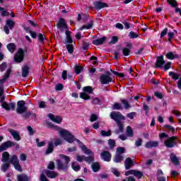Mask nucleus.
<instances>
[{
	"label": "nucleus",
	"instance_id": "nucleus-39",
	"mask_svg": "<svg viewBox=\"0 0 181 181\" xmlns=\"http://www.w3.org/2000/svg\"><path fill=\"white\" fill-rule=\"evenodd\" d=\"M88 47H90V43L88 42V40H86L82 42V49L85 52H87L88 50Z\"/></svg>",
	"mask_w": 181,
	"mask_h": 181
},
{
	"label": "nucleus",
	"instance_id": "nucleus-24",
	"mask_svg": "<svg viewBox=\"0 0 181 181\" xmlns=\"http://www.w3.org/2000/svg\"><path fill=\"white\" fill-rule=\"evenodd\" d=\"M165 57H167L168 60H175V59H179V54L169 52L165 54Z\"/></svg>",
	"mask_w": 181,
	"mask_h": 181
},
{
	"label": "nucleus",
	"instance_id": "nucleus-26",
	"mask_svg": "<svg viewBox=\"0 0 181 181\" xmlns=\"http://www.w3.org/2000/svg\"><path fill=\"white\" fill-rule=\"evenodd\" d=\"M22 117L24 118V119H29L30 117H33V118H36V115L33 112H25L24 113H22Z\"/></svg>",
	"mask_w": 181,
	"mask_h": 181
},
{
	"label": "nucleus",
	"instance_id": "nucleus-29",
	"mask_svg": "<svg viewBox=\"0 0 181 181\" xmlns=\"http://www.w3.org/2000/svg\"><path fill=\"white\" fill-rule=\"evenodd\" d=\"M11 72L12 71L11 70V69H8L6 71V73L3 76V78L0 79V83H1V84H4V83H5L6 80H8V78L11 76Z\"/></svg>",
	"mask_w": 181,
	"mask_h": 181
},
{
	"label": "nucleus",
	"instance_id": "nucleus-3",
	"mask_svg": "<svg viewBox=\"0 0 181 181\" xmlns=\"http://www.w3.org/2000/svg\"><path fill=\"white\" fill-rule=\"evenodd\" d=\"M16 25V23L14 21H13L12 19H7L6 21V24L4 27V30L6 35H9V33H11L10 30H13Z\"/></svg>",
	"mask_w": 181,
	"mask_h": 181
},
{
	"label": "nucleus",
	"instance_id": "nucleus-54",
	"mask_svg": "<svg viewBox=\"0 0 181 181\" xmlns=\"http://www.w3.org/2000/svg\"><path fill=\"white\" fill-rule=\"evenodd\" d=\"M112 110H122V106H121V104L118 103H114V105L112 106Z\"/></svg>",
	"mask_w": 181,
	"mask_h": 181
},
{
	"label": "nucleus",
	"instance_id": "nucleus-47",
	"mask_svg": "<svg viewBox=\"0 0 181 181\" xmlns=\"http://www.w3.org/2000/svg\"><path fill=\"white\" fill-rule=\"evenodd\" d=\"M126 134L127 136H134V131L132 130V127H131L130 126H127Z\"/></svg>",
	"mask_w": 181,
	"mask_h": 181
},
{
	"label": "nucleus",
	"instance_id": "nucleus-22",
	"mask_svg": "<svg viewBox=\"0 0 181 181\" xmlns=\"http://www.w3.org/2000/svg\"><path fill=\"white\" fill-rule=\"evenodd\" d=\"M105 40H107V37H103L101 38L93 40L92 43L95 46H100L101 45H104V43H105Z\"/></svg>",
	"mask_w": 181,
	"mask_h": 181
},
{
	"label": "nucleus",
	"instance_id": "nucleus-28",
	"mask_svg": "<svg viewBox=\"0 0 181 181\" xmlns=\"http://www.w3.org/2000/svg\"><path fill=\"white\" fill-rule=\"evenodd\" d=\"M52 129H54V131H57L59 132V134H60V136L64 138V139H65L66 136H64L62 134V132L64 131H69L67 129H62L60 127L57 126V125H54V127H52Z\"/></svg>",
	"mask_w": 181,
	"mask_h": 181
},
{
	"label": "nucleus",
	"instance_id": "nucleus-18",
	"mask_svg": "<svg viewBox=\"0 0 181 181\" xmlns=\"http://www.w3.org/2000/svg\"><path fill=\"white\" fill-rule=\"evenodd\" d=\"M170 158L172 163L175 165V166H179V165H180V160H179L176 154H175V153H171L170 154Z\"/></svg>",
	"mask_w": 181,
	"mask_h": 181
},
{
	"label": "nucleus",
	"instance_id": "nucleus-20",
	"mask_svg": "<svg viewBox=\"0 0 181 181\" xmlns=\"http://www.w3.org/2000/svg\"><path fill=\"white\" fill-rule=\"evenodd\" d=\"M54 151V144L53 141H49L48 142V146L47 148V150L45 152V155H50V153H52Z\"/></svg>",
	"mask_w": 181,
	"mask_h": 181
},
{
	"label": "nucleus",
	"instance_id": "nucleus-64",
	"mask_svg": "<svg viewBox=\"0 0 181 181\" xmlns=\"http://www.w3.org/2000/svg\"><path fill=\"white\" fill-rule=\"evenodd\" d=\"M40 181H49V180H47V177H46V175L43 173H41L40 175Z\"/></svg>",
	"mask_w": 181,
	"mask_h": 181
},
{
	"label": "nucleus",
	"instance_id": "nucleus-57",
	"mask_svg": "<svg viewBox=\"0 0 181 181\" xmlns=\"http://www.w3.org/2000/svg\"><path fill=\"white\" fill-rule=\"evenodd\" d=\"M71 168L75 172H79L80 169H81V166H80V165H74V163L71 164Z\"/></svg>",
	"mask_w": 181,
	"mask_h": 181
},
{
	"label": "nucleus",
	"instance_id": "nucleus-46",
	"mask_svg": "<svg viewBox=\"0 0 181 181\" xmlns=\"http://www.w3.org/2000/svg\"><path fill=\"white\" fill-rule=\"evenodd\" d=\"M0 13L1 16L3 17L9 16V12L5 10V8L0 6Z\"/></svg>",
	"mask_w": 181,
	"mask_h": 181
},
{
	"label": "nucleus",
	"instance_id": "nucleus-10",
	"mask_svg": "<svg viewBox=\"0 0 181 181\" xmlns=\"http://www.w3.org/2000/svg\"><path fill=\"white\" fill-rule=\"evenodd\" d=\"M15 145H16V142L15 141H5L0 146V152H4V151H6V149L12 148V146H15Z\"/></svg>",
	"mask_w": 181,
	"mask_h": 181
},
{
	"label": "nucleus",
	"instance_id": "nucleus-43",
	"mask_svg": "<svg viewBox=\"0 0 181 181\" xmlns=\"http://www.w3.org/2000/svg\"><path fill=\"white\" fill-rule=\"evenodd\" d=\"M85 162H86V163H88L90 165V163H94V160H95V159H94V156H90L88 157L85 156Z\"/></svg>",
	"mask_w": 181,
	"mask_h": 181
},
{
	"label": "nucleus",
	"instance_id": "nucleus-14",
	"mask_svg": "<svg viewBox=\"0 0 181 181\" xmlns=\"http://www.w3.org/2000/svg\"><path fill=\"white\" fill-rule=\"evenodd\" d=\"M16 103H8L6 102H4L3 104H1V107L2 108H4V110H6V111H11V110H12V111H15V107H16Z\"/></svg>",
	"mask_w": 181,
	"mask_h": 181
},
{
	"label": "nucleus",
	"instance_id": "nucleus-4",
	"mask_svg": "<svg viewBox=\"0 0 181 181\" xmlns=\"http://www.w3.org/2000/svg\"><path fill=\"white\" fill-rule=\"evenodd\" d=\"M177 136H173L171 137H168V139L164 141V145L166 148H175V146H177Z\"/></svg>",
	"mask_w": 181,
	"mask_h": 181
},
{
	"label": "nucleus",
	"instance_id": "nucleus-9",
	"mask_svg": "<svg viewBox=\"0 0 181 181\" xmlns=\"http://www.w3.org/2000/svg\"><path fill=\"white\" fill-rule=\"evenodd\" d=\"M93 7H90V9L94 8L96 11H100L103 8H108V4L100 1H93Z\"/></svg>",
	"mask_w": 181,
	"mask_h": 181
},
{
	"label": "nucleus",
	"instance_id": "nucleus-61",
	"mask_svg": "<svg viewBox=\"0 0 181 181\" xmlns=\"http://www.w3.org/2000/svg\"><path fill=\"white\" fill-rule=\"evenodd\" d=\"M164 128H167L168 129H169V131H171L172 134H175V132H176V130L175 129V127L169 124L164 125Z\"/></svg>",
	"mask_w": 181,
	"mask_h": 181
},
{
	"label": "nucleus",
	"instance_id": "nucleus-27",
	"mask_svg": "<svg viewBox=\"0 0 181 181\" xmlns=\"http://www.w3.org/2000/svg\"><path fill=\"white\" fill-rule=\"evenodd\" d=\"M10 156L11 155H9V153H8V151H4L1 156V162L3 163L9 162L11 160H9Z\"/></svg>",
	"mask_w": 181,
	"mask_h": 181
},
{
	"label": "nucleus",
	"instance_id": "nucleus-5",
	"mask_svg": "<svg viewBox=\"0 0 181 181\" xmlns=\"http://www.w3.org/2000/svg\"><path fill=\"white\" fill-rule=\"evenodd\" d=\"M25 100H19L17 102V108L16 110L18 114H23L28 111V107L25 106Z\"/></svg>",
	"mask_w": 181,
	"mask_h": 181
},
{
	"label": "nucleus",
	"instance_id": "nucleus-12",
	"mask_svg": "<svg viewBox=\"0 0 181 181\" xmlns=\"http://www.w3.org/2000/svg\"><path fill=\"white\" fill-rule=\"evenodd\" d=\"M100 158L104 162H111V158H112V155L110 151H103L100 153Z\"/></svg>",
	"mask_w": 181,
	"mask_h": 181
},
{
	"label": "nucleus",
	"instance_id": "nucleus-34",
	"mask_svg": "<svg viewBox=\"0 0 181 181\" xmlns=\"http://www.w3.org/2000/svg\"><path fill=\"white\" fill-rule=\"evenodd\" d=\"M29 66H23L22 67V77L25 78L29 74Z\"/></svg>",
	"mask_w": 181,
	"mask_h": 181
},
{
	"label": "nucleus",
	"instance_id": "nucleus-35",
	"mask_svg": "<svg viewBox=\"0 0 181 181\" xmlns=\"http://www.w3.org/2000/svg\"><path fill=\"white\" fill-rule=\"evenodd\" d=\"M93 26H94V22L93 21H91L88 24L83 25L79 29H80V30H84V29L89 30V29H91L93 28Z\"/></svg>",
	"mask_w": 181,
	"mask_h": 181
},
{
	"label": "nucleus",
	"instance_id": "nucleus-49",
	"mask_svg": "<svg viewBox=\"0 0 181 181\" xmlns=\"http://www.w3.org/2000/svg\"><path fill=\"white\" fill-rule=\"evenodd\" d=\"M35 142H36L37 146L38 148H42V146H46V141H43L40 142L39 139H36Z\"/></svg>",
	"mask_w": 181,
	"mask_h": 181
},
{
	"label": "nucleus",
	"instance_id": "nucleus-1",
	"mask_svg": "<svg viewBox=\"0 0 181 181\" xmlns=\"http://www.w3.org/2000/svg\"><path fill=\"white\" fill-rule=\"evenodd\" d=\"M59 156L60 158H62V159H64L65 162L64 163L60 159L56 160L57 170L59 171L62 170V172H64L66 173V172L69 170V163H70V157L64 154H60Z\"/></svg>",
	"mask_w": 181,
	"mask_h": 181
},
{
	"label": "nucleus",
	"instance_id": "nucleus-55",
	"mask_svg": "<svg viewBox=\"0 0 181 181\" xmlns=\"http://www.w3.org/2000/svg\"><path fill=\"white\" fill-rule=\"evenodd\" d=\"M129 175L136 176V170H130L125 172V176H129Z\"/></svg>",
	"mask_w": 181,
	"mask_h": 181
},
{
	"label": "nucleus",
	"instance_id": "nucleus-42",
	"mask_svg": "<svg viewBox=\"0 0 181 181\" xmlns=\"http://www.w3.org/2000/svg\"><path fill=\"white\" fill-rule=\"evenodd\" d=\"M168 5L171 6V8H177V1L176 0H167Z\"/></svg>",
	"mask_w": 181,
	"mask_h": 181
},
{
	"label": "nucleus",
	"instance_id": "nucleus-50",
	"mask_svg": "<svg viewBox=\"0 0 181 181\" xmlns=\"http://www.w3.org/2000/svg\"><path fill=\"white\" fill-rule=\"evenodd\" d=\"M108 145H109L110 149H114V148H115V145H116L115 141L112 139H109Z\"/></svg>",
	"mask_w": 181,
	"mask_h": 181
},
{
	"label": "nucleus",
	"instance_id": "nucleus-23",
	"mask_svg": "<svg viewBox=\"0 0 181 181\" xmlns=\"http://www.w3.org/2000/svg\"><path fill=\"white\" fill-rule=\"evenodd\" d=\"M122 160H124V156L122 154H118L116 153L113 158V162H115V163H121Z\"/></svg>",
	"mask_w": 181,
	"mask_h": 181
},
{
	"label": "nucleus",
	"instance_id": "nucleus-6",
	"mask_svg": "<svg viewBox=\"0 0 181 181\" xmlns=\"http://www.w3.org/2000/svg\"><path fill=\"white\" fill-rule=\"evenodd\" d=\"M11 162L16 170H18V172H23V170H22V166L21 165V163H19L18 156L13 155L11 158Z\"/></svg>",
	"mask_w": 181,
	"mask_h": 181
},
{
	"label": "nucleus",
	"instance_id": "nucleus-8",
	"mask_svg": "<svg viewBox=\"0 0 181 181\" xmlns=\"http://www.w3.org/2000/svg\"><path fill=\"white\" fill-rule=\"evenodd\" d=\"M110 118L115 121L116 123L120 122L121 121L125 119V117L121 115L119 112H112L110 113Z\"/></svg>",
	"mask_w": 181,
	"mask_h": 181
},
{
	"label": "nucleus",
	"instance_id": "nucleus-59",
	"mask_svg": "<svg viewBox=\"0 0 181 181\" xmlns=\"http://www.w3.org/2000/svg\"><path fill=\"white\" fill-rule=\"evenodd\" d=\"M131 53V49H129L128 48H125L124 47L122 49V54H123V56H128L129 54Z\"/></svg>",
	"mask_w": 181,
	"mask_h": 181
},
{
	"label": "nucleus",
	"instance_id": "nucleus-44",
	"mask_svg": "<svg viewBox=\"0 0 181 181\" xmlns=\"http://www.w3.org/2000/svg\"><path fill=\"white\" fill-rule=\"evenodd\" d=\"M80 98H82V100H90L91 98V96H90L86 92H82L80 93Z\"/></svg>",
	"mask_w": 181,
	"mask_h": 181
},
{
	"label": "nucleus",
	"instance_id": "nucleus-33",
	"mask_svg": "<svg viewBox=\"0 0 181 181\" xmlns=\"http://www.w3.org/2000/svg\"><path fill=\"white\" fill-rule=\"evenodd\" d=\"M7 49L10 53H14L15 50H16V45L13 42H10L7 45Z\"/></svg>",
	"mask_w": 181,
	"mask_h": 181
},
{
	"label": "nucleus",
	"instance_id": "nucleus-58",
	"mask_svg": "<svg viewBox=\"0 0 181 181\" xmlns=\"http://www.w3.org/2000/svg\"><path fill=\"white\" fill-rule=\"evenodd\" d=\"M85 158H86V156L84 155H82V156L76 155V160L80 163H81V162L85 160Z\"/></svg>",
	"mask_w": 181,
	"mask_h": 181
},
{
	"label": "nucleus",
	"instance_id": "nucleus-19",
	"mask_svg": "<svg viewBox=\"0 0 181 181\" xmlns=\"http://www.w3.org/2000/svg\"><path fill=\"white\" fill-rule=\"evenodd\" d=\"M134 165H135V163L133 161L132 158L129 157L126 158L124 161V166H125L126 170H129V168L134 166Z\"/></svg>",
	"mask_w": 181,
	"mask_h": 181
},
{
	"label": "nucleus",
	"instance_id": "nucleus-36",
	"mask_svg": "<svg viewBox=\"0 0 181 181\" xmlns=\"http://www.w3.org/2000/svg\"><path fill=\"white\" fill-rule=\"evenodd\" d=\"M116 124L118 127V129L115 131V134H119V132H124V124H122V122H118Z\"/></svg>",
	"mask_w": 181,
	"mask_h": 181
},
{
	"label": "nucleus",
	"instance_id": "nucleus-53",
	"mask_svg": "<svg viewBox=\"0 0 181 181\" xmlns=\"http://www.w3.org/2000/svg\"><path fill=\"white\" fill-rule=\"evenodd\" d=\"M116 153H118L119 155H122V153H125V148L124 147H117L116 150Z\"/></svg>",
	"mask_w": 181,
	"mask_h": 181
},
{
	"label": "nucleus",
	"instance_id": "nucleus-13",
	"mask_svg": "<svg viewBox=\"0 0 181 181\" xmlns=\"http://www.w3.org/2000/svg\"><path fill=\"white\" fill-rule=\"evenodd\" d=\"M57 29H69V25H67V22L63 18H60L58 21L57 25Z\"/></svg>",
	"mask_w": 181,
	"mask_h": 181
},
{
	"label": "nucleus",
	"instance_id": "nucleus-51",
	"mask_svg": "<svg viewBox=\"0 0 181 181\" xmlns=\"http://www.w3.org/2000/svg\"><path fill=\"white\" fill-rule=\"evenodd\" d=\"M119 39L118 36H112L110 42H109V45H115L118 42Z\"/></svg>",
	"mask_w": 181,
	"mask_h": 181
},
{
	"label": "nucleus",
	"instance_id": "nucleus-25",
	"mask_svg": "<svg viewBox=\"0 0 181 181\" xmlns=\"http://www.w3.org/2000/svg\"><path fill=\"white\" fill-rule=\"evenodd\" d=\"M45 175L47 176V177H49V179H54L55 177H57V176H59V174H57V173L49 170L45 171Z\"/></svg>",
	"mask_w": 181,
	"mask_h": 181
},
{
	"label": "nucleus",
	"instance_id": "nucleus-17",
	"mask_svg": "<svg viewBox=\"0 0 181 181\" xmlns=\"http://www.w3.org/2000/svg\"><path fill=\"white\" fill-rule=\"evenodd\" d=\"M145 148L147 149H151V148H158L159 146V141H149L145 144Z\"/></svg>",
	"mask_w": 181,
	"mask_h": 181
},
{
	"label": "nucleus",
	"instance_id": "nucleus-15",
	"mask_svg": "<svg viewBox=\"0 0 181 181\" xmlns=\"http://www.w3.org/2000/svg\"><path fill=\"white\" fill-rule=\"evenodd\" d=\"M100 81L101 84H108L109 83H112V78L111 76H107L105 74H102L100 76Z\"/></svg>",
	"mask_w": 181,
	"mask_h": 181
},
{
	"label": "nucleus",
	"instance_id": "nucleus-2",
	"mask_svg": "<svg viewBox=\"0 0 181 181\" xmlns=\"http://www.w3.org/2000/svg\"><path fill=\"white\" fill-rule=\"evenodd\" d=\"M62 134H63L64 136H66L64 139L69 144H73L74 142V141H75V142H77V144H83L82 142L80 141L79 139H76V137H74V135H73L69 131L62 132Z\"/></svg>",
	"mask_w": 181,
	"mask_h": 181
},
{
	"label": "nucleus",
	"instance_id": "nucleus-62",
	"mask_svg": "<svg viewBox=\"0 0 181 181\" xmlns=\"http://www.w3.org/2000/svg\"><path fill=\"white\" fill-rule=\"evenodd\" d=\"M45 35L42 33L38 34V40L40 43H45Z\"/></svg>",
	"mask_w": 181,
	"mask_h": 181
},
{
	"label": "nucleus",
	"instance_id": "nucleus-45",
	"mask_svg": "<svg viewBox=\"0 0 181 181\" xmlns=\"http://www.w3.org/2000/svg\"><path fill=\"white\" fill-rule=\"evenodd\" d=\"M83 90L85 93H88V94H93V86H84L83 88Z\"/></svg>",
	"mask_w": 181,
	"mask_h": 181
},
{
	"label": "nucleus",
	"instance_id": "nucleus-11",
	"mask_svg": "<svg viewBox=\"0 0 181 181\" xmlns=\"http://www.w3.org/2000/svg\"><path fill=\"white\" fill-rule=\"evenodd\" d=\"M165 58L163 55L159 56L157 57L156 64H155V68L156 69H163V66H165Z\"/></svg>",
	"mask_w": 181,
	"mask_h": 181
},
{
	"label": "nucleus",
	"instance_id": "nucleus-31",
	"mask_svg": "<svg viewBox=\"0 0 181 181\" xmlns=\"http://www.w3.org/2000/svg\"><path fill=\"white\" fill-rule=\"evenodd\" d=\"M11 163H12L11 162V159L8 163H4V164H3L1 167V172H4V173L7 172L8 169L11 168Z\"/></svg>",
	"mask_w": 181,
	"mask_h": 181
},
{
	"label": "nucleus",
	"instance_id": "nucleus-21",
	"mask_svg": "<svg viewBox=\"0 0 181 181\" xmlns=\"http://www.w3.org/2000/svg\"><path fill=\"white\" fill-rule=\"evenodd\" d=\"M9 132L15 141H17V142L21 141V134H19V132L18 131L10 129Z\"/></svg>",
	"mask_w": 181,
	"mask_h": 181
},
{
	"label": "nucleus",
	"instance_id": "nucleus-48",
	"mask_svg": "<svg viewBox=\"0 0 181 181\" xmlns=\"http://www.w3.org/2000/svg\"><path fill=\"white\" fill-rule=\"evenodd\" d=\"M111 73L114 74L115 76H117V77H120L121 78L125 77V74L123 73L117 72L116 71H114L112 69H110Z\"/></svg>",
	"mask_w": 181,
	"mask_h": 181
},
{
	"label": "nucleus",
	"instance_id": "nucleus-16",
	"mask_svg": "<svg viewBox=\"0 0 181 181\" xmlns=\"http://www.w3.org/2000/svg\"><path fill=\"white\" fill-rule=\"evenodd\" d=\"M49 119L53 122H56V124H62V121H63V118L60 116H55L54 115L49 113L47 115Z\"/></svg>",
	"mask_w": 181,
	"mask_h": 181
},
{
	"label": "nucleus",
	"instance_id": "nucleus-52",
	"mask_svg": "<svg viewBox=\"0 0 181 181\" xmlns=\"http://www.w3.org/2000/svg\"><path fill=\"white\" fill-rule=\"evenodd\" d=\"M100 135H102V136H111V130L109 129L107 132L101 130Z\"/></svg>",
	"mask_w": 181,
	"mask_h": 181
},
{
	"label": "nucleus",
	"instance_id": "nucleus-40",
	"mask_svg": "<svg viewBox=\"0 0 181 181\" xmlns=\"http://www.w3.org/2000/svg\"><path fill=\"white\" fill-rule=\"evenodd\" d=\"M74 70L76 74H80V73L84 70V68L80 65H75Z\"/></svg>",
	"mask_w": 181,
	"mask_h": 181
},
{
	"label": "nucleus",
	"instance_id": "nucleus-38",
	"mask_svg": "<svg viewBox=\"0 0 181 181\" xmlns=\"http://www.w3.org/2000/svg\"><path fill=\"white\" fill-rule=\"evenodd\" d=\"M18 181H29V177L25 174H21L17 176Z\"/></svg>",
	"mask_w": 181,
	"mask_h": 181
},
{
	"label": "nucleus",
	"instance_id": "nucleus-63",
	"mask_svg": "<svg viewBox=\"0 0 181 181\" xmlns=\"http://www.w3.org/2000/svg\"><path fill=\"white\" fill-rule=\"evenodd\" d=\"M111 172L113 173V175H115V176H117V177H119L120 173L119 171L117 170V168H112Z\"/></svg>",
	"mask_w": 181,
	"mask_h": 181
},
{
	"label": "nucleus",
	"instance_id": "nucleus-7",
	"mask_svg": "<svg viewBox=\"0 0 181 181\" xmlns=\"http://www.w3.org/2000/svg\"><path fill=\"white\" fill-rule=\"evenodd\" d=\"M23 59H25V52H23V49L19 48L14 56V62H16V63H22Z\"/></svg>",
	"mask_w": 181,
	"mask_h": 181
},
{
	"label": "nucleus",
	"instance_id": "nucleus-30",
	"mask_svg": "<svg viewBox=\"0 0 181 181\" xmlns=\"http://www.w3.org/2000/svg\"><path fill=\"white\" fill-rule=\"evenodd\" d=\"M91 168L93 172L97 173L101 169V165H100V163H98V162H93L91 164Z\"/></svg>",
	"mask_w": 181,
	"mask_h": 181
},
{
	"label": "nucleus",
	"instance_id": "nucleus-32",
	"mask_svg": "<svg viewBox=\"0 0 181 181\" xmlns=\"http://www.w3.org/2000/svg\"><path fill=\"white\" fill-rule=\"evenodd\" d=\"M120 103L124 105V110H129L131 108V105L127 99L122 98L120 99Z\"/></svg>",
	"mask_w": 181,
	"mask_h": 181
},
{
	"label": "nucleus",
	"instance_id": "nucleus-37",
	"mask_svg": "<svg viewBox=\"0 0 181 181\" xmlns=\"http://www.w3.org/2000/svg\"><path fill=\"white\" fill-rule=\"evenodd\" d=\"M66 50H68V53L69 54H73L74 53V46L73 44H66Z\"/></svg>",
	"mask_w": 181,
	"mask_h": 181
},
{
	"label": "nucleus",
	"instance_id": "nucleus-56",
	"mask_svg": "<svg viewBox=\"0 0 181 181\" xmlns=\"http://www.w3.org/2000/svg\"><path fill=\"white\" fill-rule=\"evenodd\" d=\"M64 88V85L63 83H58L55 86L56 91H62Z\"/></svg>",
	"mask_w": 181,
	"mask_h": 181
},
{
	"label": "nucleus",
	"instance_id": "nucleus-60",
	"mask_svg": "<svg viewBox=\"0 0 181 181\" xmlns=\"http://www.w3.org/2000/svg\"><path fill=\"white\" fill-rule=\"evenodd\" d=\"M55 168L56 165H54V162L50 161L49 165H47V169H49V170H54Z\"/></svg>",
	"mask_w": 181,
	"mask_h": 181
},
{
	"label": "nucleus",
	"instance_id": "nucleus-41",
	"mask_svg": "<svg viewBox=\"0 0 181 181\" xmlns=\"http://www.w3.org/2000/svg\"><path fill=\"white\" fill-rule=\"evenodd\" d=\"M168 75L170 76V77H172L173 80H179V78H180V76H179V74L173 71H170L168 73Z\"/></svg>",
	"mask_w": 181,
	"mask_h": 181
}]
</instances>
